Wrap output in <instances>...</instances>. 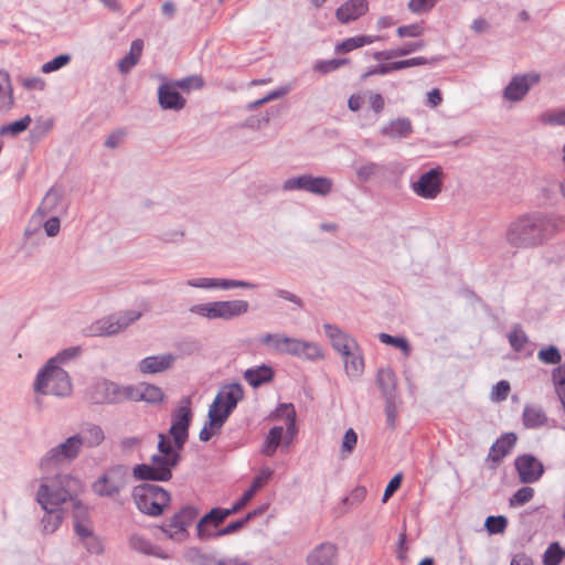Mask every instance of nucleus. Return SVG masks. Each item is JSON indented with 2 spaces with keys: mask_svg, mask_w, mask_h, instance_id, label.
<instances>
[{
  "mask_svg": "<svg viewBox=\"0 0 565 565\" xmlns=\"http://www.w3.org/2000/svg\"><path fill=\"white\" fill-rule=\"evenodd\" d=\"M191 408L188 399L182 401L173 414L169 435L159 434L158 452L151 457L150 463L135 466L134 476L138 480L168 481L172 478V469L180 461V451L186 439L191 422Z\"/></svg>",
  "mask_w": 565,
  "mask_h": 565,
  "instance_id": "f257e3e1",
  "label": "nucleus"
},
{
  "mask_svg": "<svg viewBox=\"0 0 565 565\" xmlns=\"http://www.w3.org/2000/svg\"><path fill=\"white\" fill-rule=\"evenodd\" d=\"M244 397V390L239 384L233 383L220 388L214 401L209 407V420L200 431L202 441L210 440L220 433L228 416L236 408L239 401Z\"/></svg>",
  "mask_w": 565,
  "mask_h": 565,
  "instance_id": "f03ea898",
  "label": "nucleus"
},
{
  "mask_svg": "<svg viewBox=\"0 0 565 565\" xmlns=\"http://www.w3.org/2000/svg\"><path fill=\"white\" fill-rule=\"evenodd\" d=\"M271 417L284 420V424L276 425L268 431L262 449L268 457H271L279 446L288 447L297 434L296 411L292 404H280Z\"/></svg>",
  "mask_w": 565,
  "mask_h": 565,
  "instance_id": "7ed1b4c3",
  "label": "nucleus"
},
{
  "mask_svg": "<svg viewBox=\"0 0 565 565\" xmlns=\"http://www.w3.org/2000/svg\"><path fill=\"white\" fill-rule=\"evenodd\" d=\"M546 221L540 216H524L511 224L507 237L515 247H530L546 237Z\"/></svg>",
  "mask_w": 565,
  "mask_h": 565,
  "instance_id": "20e7f679",
  "label": "nucleus"
},
{
  "mask_svg": "<svg viewBox=\"0 0 565 565\" xmlns=\"http://www.w3.org/2000/svg\"><path fill=\"white\" fill-rule=\"evenodd\" d=\"M78 488V481L67 475L43 479L36 500L44 510H50L65 502Z\"/></svg>",
  "mask_w": 565,
  "mask_h": 565,
  "instance_id": "39448f33",
  "label": "nucleus"
},
{
  "mask_svg": "<svg viewBox=\"0 0 565 565\" xmlns=\"http://www.w3.org/2000/svg\"><path fill=\"white\" fill-rule=\"evenodd\" d=\"M34 388L40 394L67 396L72 392V383L68 374L56 364V359H51L39 372Z\"/></svg>",
  "mask_w": 565,
  "mask_h": 565,
  "instance_id": "423d86ee",
  "label": "nucleus"
},
{
  "mask_svg": "<svg viewBox=\"0 0 565 565\" xmlns=\"http://www.w3.org/2000/svg\"><path fill=\"white\" fill-rule=\"evenodd\" d=\"M134 501L140 512L159 516L170 507L171 494L160 486L143 484L132 490Z\"/></svg>",
  "mask_w": 565,
  "mask_h": 565,
  "instance_id": "0eeeda50",
  "label": "nucleus"
},
{
  "mask_svg": "<svg viewBox=\"0 0 565 565\" xmlns=\"http://www.w3.org/2000/svg\"><path fill=\"white\" fill-rule=\"evenodd\" d=\"M262 342L273 350L308 360L322 358L321 349L312 342L302 341L281 334H266Z\"/></svg>",
  "mask_w": 565,
  "mask_h": 565,
  "instance_id": "6e6552de",
  "label": "nucleus"
},
{
  "mask_svg": "<svg viewBox=\"0 0 565 565\" xmlns=\"http://www.w3.org/2000/svg\"><path fill=\"white\" fill-rule=\"evenodd\" d=\"M249 303L246 300H220L195 305L190 311L207 319L231 320L246 313Z\"/></svg>",
  "mask_w": 565,
  "mask_h": 565,
  "instance_id": "1a4fd4ad",
  "label": "nucleus"
},
{
  "mask_svg": "<svg viewBox=\"0 0 565 565\" xmlns=\"http://www.w3.org/2000/svg\"><path fill=\"white\" fill-rule=\"evenodd\" d=\"M198 516V511L192 507H184L178 511L169 520L168 523L161 526V531L168 539L175 542H183L189 536V527L192 525Z\"/></svg>",
  "mask_w": 565,
  "mask_h": 565,
  "instance_id": "9d476101",
  "label": "nucleus"
},
{
  "mask_svg": "<svg viewBox=\"0 0 565 565\" xmlns=\"http://www.w3.org/2000/svg\"><path fill=\"white\" fill-rule=\"evenodd\" d=\"M140 316V312L131 311L125 313L121 317L111 316L99 319L89 326L87 329V334L90 337H103L118 333L127 328L130 323L139 319Z\"/></svg>",
  "mask_w": 565,
  "mask_h": 565,
  "instance_id": "9b49d317",
  "label": "nucleus"
},
{
  "mask_svg": "<svg viewBox=\"0 0 565 565\" xmlns=\"http://www.w3.org/2000/svg\"><path fill=\"white\" fill-rule=\"evenodd\" d=\"M127 484V471L122 467L107 470L93 483V491L99 497H113Z\"/></svg>",
  "mask_w": 565,
  "mask_h": 565,
  "instance_id": "f8f14e48",
  "label": "nucleus"
},
{
  "mask_svg": "<svg viewBox=\"0 0 565 565\" xmlns=\"http://www.w3.org/2000/svg\"><path fill=\"white\" fill-rule=\"evenodd\" d=\"M333 182L326 177H312L303 174L297 178H290L285 181L282 188L286 191L305 190L317 195H327L331 192Z\"/></svg>",
  "mask_w": 565,
  "mask_h": 565,
  "instance_id": "ddd939ff",
  "label": "nucleus"
},
{
  "mask_svg": "<svg viewBox=\"0 0 565 565\" xmlns=\"http://www.w3.org/2000/svg\"><path fill=\"white\" fill-rule=\"evenodd\" d=\"M443 171L440 168H434L423 173L416 182L412 184L413 191L423 199H435L441 191Z\"/></svg>",
  "mask_w": 565,
  "mask_h": 565,
  "instance_id": "4468645a",
  "label": "nucleus"
},
{
  "mask_svg": "<svg viewBox=\"0 0 565 565\" xmlns=\"http://www.w3.org/2000/svg\"><path fill=\"white\" fill-rule=\"evenodd\" d=\"M514 465L520 481L523 483H534L539 481L544 473L542 462L532 455L518 456Z\"/></svg>",
  "mask_w": 565,
  "mask_h": 565,
  "instance_id": "2eb2a0df",
  "label": "nucleus"
},
{
  "mask_svg": "<svg viewBox=\"0 0 565 565\" xmlns=\"http://www.w3.org/2000/svg\"><path fill=\"white\" fill-rule=\"evenodd\" d=\"M92 399L97 403H119L127 399V386L120 387L115 383L98 382L92 391Z\"/></svg>",
  "mask_w": 565,
  "mask_h": 565,
  "instance_id": "dca6fc26",
  "label": "nucleus"
},
{
  "mask_svg": "<svg viewBox=\"0 0 565 565\" xmlns=\"http://www.w3.org/2000/svg\"><path fill=\"white\" fill-rule=\"evenodd\" d=\"M82 445L83 441L81 437H70L64 444L50 450L47 456L42 460L41 467L46 468L51 462H55L61 459L74 458Z\"/></svg>",
  "mask_w": 565,
  "mask_h": 565,
  "instance_id": "f3484780",
  "label": "nucleus"
},
{
  "mask_svg": "<svg viewBox=\"0 0 565 565\" xmlns=\"http://www.w3.org/2000/svg\"><path fill=\"white\" fill-rule=\"evenodd\" d=\"M367 10L366 0H348L337 9L335 17L340 23L347 24L364 15Z\"/></svg>",
  "mask_w": 565,
  "mask_h": 565,
  "instance_id": "a211bd4d",
  "label": "nucleus"
},
{
  "mask_svg": "<svg viewBox=\"0 0 565 565\" xmlns=\"http://www.w3.org/2000/svg\"><path fill=\"white\" fill-rule=\"evenodd\" d=\"M540 81L537 74L515 76L504 89V96L509 100H520L527 93L529 88Z\"/></svg>",
  "mask_w": 565,
  "mask_h": 565,
  "instance_id": "6ab92c4d",
  "label": "nucleus"
},
{
  "mask_svg": "<svg viewBox=\"0 0 565 565\" xmlns=\"http://www.w3.org/2000/svg\"><path fill=\"white\" fill-rule=\"evenodd\" d=\"M127 399L135 402L145 401L154 404L163 399L161 388L152 384L140 383L136 386H127Z\"/></svg>",
  "mask_w": 565,
  "mask_h": 565,
  "instance_id": "aec40b11",
  "label": "nucleus"
},
{
  "mask_svg": "<svg viewBox=\"0 0 565 565\" xmlns=\"http://www.w3.org/2000/svg\"><path fill=\"white\" fill-rule=\"evenodd\" d=\"M327 335L331 341L333 349L339 352L342 356L355 350L358 343L354 339L349 337L347 333L341 331L338 327L332 324H324Z\"/></svg>",
  "mask_w": 565,
  "mask_h": 565,
  "instance_id": "412c9836",
  "label": "nucleus"
},
{
  "mask_svg": "<svg viewBox=\"0 0 565 565\" xmlns=\"http://www.w3.org/2000/svg\"><path fill=\"white\" fill-rule=\"evenodd\" d=\"M189 286L198 288H218V289H231V288H248L253 289L256 286L248 281L235 280V279H220V278H199L188 281Z\"/></svg>",
  "mask_w": 565,
  "mask_h": 565,
  "instance_id": "4be33fe9",
  "label": "nucleus"
},
{
  "mask_svg": "<svg viewBox=\"0 0 565 565\" xmlns=\"http://www.w3.org/2000/svg\"><path fill=\"white\" fill-rule=\"evenodd\" d=\"M159 104L164 109L180 110L185 105V99L177 90L174 84H162L158 90Z\"/></svg>",
  "mask_w": 565,
  "mask_h": 565,
  "instance_id": "5701e85b",
  "label": "nucleus"
},
{
  "mask_svg": "<svg viewBox=\"0 0 565 565\" xmlns=\"http://www.w3.org/2000/svg\"><path fill=\"white\" fill-rule=\"evenodd\" d=\"M518 438L513 433L503 434L490 447L488 452V460L498 465L515 446Z\"/></svg>",
  "mask_w": 565,
  "mask_h": 565,
  "instance_id": "b1692460",
  "label": "nucleus"
},
{
  "mask_svg": "<svg viewBox=\"0 0 565 565\" xmlns=\"http://www.w3.org/2000/svg\"><path fill=\"white\" fill-rule=\"evenodd\" d=\"M175 358L172 354L147 356L139 363V370L145 374H153L170 369Z\"/></svg>",
  "mask_w": 565,
  "mask_h": 565,
  "instance_id": "393cba45",
  "label": "nucleus"
},
{
  "mask_svg": "<svg viewBox=\"0 0 565 565\" xmlns=\"http://www.w3.org/2000/svg\"><path fill=\"white\" fill-rule=\"evenodd\" d=\"M308 563L309 565H335L337 547L330 543L321 544L308 556Z\"/></svg>",
  "mask_w": 565,
  "mask_h": 565,
  "instance_id": "a878e982",
  "label": "nucleus"
},
{
  "mask_svg": "<svg viewBox=\"0 0 565 565\" xmlns=\"http://www.w3.org/2000/svg\"><path fill=\"white\" fill-rule=\"evenodd\" d=\"M382 132L387 138L406 139L413 132V125L407 118H398L384 126Z\"/></svg>",
  "mask_w": 565,
  "mask_h": 565,
  "instance_id": "bb28decb",
  "label": "nucleus"
},
{
  "mask_svg": "<svg viewBox=\"0 0 565 565\" xmlns=\"http://www.w3.org/2000/svg\"><path fill=\"white\" fill-rule=\"evenodd\" d=\"M274 377V371L268 365H260L252 369H247L244 372V379L253 386L258 387L262 384L269 383Z\"/></svg>",
  "mask_w": 565,
  "mask_h": 565,
  "instance_id": "cd10ccee",
  "label": "nucleus"
},
{
  "mask_svg": "<svg viewBox=\"0 0 565 565\" xmlns=\"http://www.w3.org/2000/svg\"><path fill=\"white\" fill-rule=\"evenodd\" d=\"M381 38L377 35H356L349 39H345L341 43L335 45V53L344 54L349 53L353 50L363 47L365 45H370L376 41H380Z\"/></svg>",
  "mask_w": 565,
  "mask_h": 565,
  "instance_id": "c85d7f7f",
  "label": "nucleus"
},
{
  "mask_svg": "<svg viewBox=\"0 0 565 565\" xmlns=\"http://www.w3.org/2000/svg\"><path fill=\"white\" fill-rule=\"evenodd\" d=\"M13 89L10 76L0 71V113L8 111L13 106Z\"/></svg>",
  "mask_w": 565,
  "mask_h": 565,
  "instance_id": "c756f323",
  "label": "nucleus"
},
{
  "mask_svg": "<svg viewBox=\"0 0 565 565\" xmlns=\"http://www.w3.org/2000/svg\"><path fill=\"white\" fill-rule=\"evenodd\" d=\"M143 50V42L140 39L134 40L127 56L118 62V70L128 73L140 60Z\"/></svg>",
  "mask_w": 565,
  "mask_h": 565,
  "instance_id": "7c9ffc66",
  "label": "nucleus"
},
{
  "mask_svg": "<svg viewBox=\"0 0 565 565\" xmlns=\"http://www.w3.org/2000/svg\"><path fill=\"white\" fill-rule=\"evenodd\" d=\"M344 369L349 376H359L364 370V361L361 354L359 345L355 350H351L350 353L344 354Z\"/></svg>",
  "mask_w": 565,
  "mask_h": 565,
  "instance_id": "2f4dec72",
  "label": "nucleus"
},
{
  "mask_svg": "<svg viewBox=\"0 0 565 565\" xmlns=\"http://www.w3.org/2000/svg\"><path fill=\"white\" fill-rule=\"evenodd\" d=\"M424 46H425L424 41L406 43L398 49L376 52L374 54V58L375 60H390L393 57L405 56V55L412 54V53L423 49Z\"/></svg>",
  "mask_w": 565,
  "mask_h": 565,
  "instance_id": "473e14b6",
  "label": "nucleus"
},
{
  "mask_svg": "<svg viewBox=\"0 0 565 565\" xmlns=\"http://www.w3.org/2000/svg\"><path fill=\"white\" fill-rule=\"evenodd\" d=\"M545 413L537 406H525L523 411V423L527 428H536L546 424Z\"/></svg>",
  "mask_w": 565,
  "mask_h": 565,
  "instance_id": "72a5a7b5",
  "label": "nucleus"
},
{
  "mask_svg": "<svg viewBox=\"0 0 565 565\" xmlns=\"http://www.w3.org/2000/svg\"><path fill=\"white\" fill-rule=\"evenodd\" d=\"M75 531L82 539H86L87 550L92 553H100L103 551L102 544L92 537V529L89 522H76Z\"/></svg>",
  "mask_w": 565,
  "mask_h": 565,
  "instance_id": "f704fd0d",
  "label": "nucleus"
},
{
  "mask_svg": "<svg viewBox=\"0 0 565 565\" xmlns=\"http://www.w3.org/2000/svg\"><path fill=\"white\" fill-rule=\"evenodd\" d=\"M130 545L134 550L148 554V555H156L162 557V555L159 553V548L152 545L150 541H148L142 535L136 534L130 537Z\"/></svg>",
  "mask_w": 565,
  "mask_h": 565,
  "instance_id": "c9c22d12",
  "label": "nucleus"
},
{
  "mask_svg": "<svg viewBox=\"0 0 565 565\" xmlns=\"http://www.w3.org/2000/svg\"><path fill=\"white\" fill-rule=\"evenodd\" d=\"M565 557V551L558 543H552L543 555L544 565H559Z\"/></svg>",
  "mask_w": 565,
  "mask_h": 565,
  "instance_id": "e433bc0d",
  "label": "nucleus"
},
{
  "mask_svg": "<svg viewBox=\"0 0 565 565\" xmlns=\"http://www.w3.org/2000/svg\"><path fill=\"white\" fill-rule=\"evenodd\" d=\"M376 382L385 395L391 394L395 388V375L388 369L379 371Z\"/></svg>",
  "mask_w": 565,
  "mask_h": 565,
  "instance_id": "4c0bfd02",
  "label": "nucleus"
},
{
  "mask_svg": "<svg viewBox=\"0 0 565 565\" xmlns=\"http://www.w3.org/2000/svg\"><path fill=\"white\" fill-rule=\"evenodd\" d=\"M540 120L548 126H565V108L544 111L541 114Z\"/></svg>",
  "mask_w": 565,
  "mask_h": 565,
  "instance_id": "58836bf2",
  "label": "nucleus"
},
{
  "mask_svg": "<svg viewBox=\"0 0 565 565\" xmlns=\"http://www.w3.org/2000/svg\"><path fill=\"white\" fill-rule=\"evenodd\" d=\"M233 513L232 509H213L200 521L198 529L201 531L204 523H214L217 526Z\"/></svg>",
  "mask_w": 565,
  "mask_h": 565,
  "instance_id": "ea45409f",
  "label": "nucleus"
},
{
  "mask_svg": "<svg viewBox=\"0 0 565 565\" xmlns=\"http://www.w3.org/2000/svg\"><path fill=\"white\" fill-rule=\"evenodd\" d=\"M30 122H31L30 116H24L20 120H17L9 125L2 126L0 128V134L2 136H7V135L15 136L19 132L24 131L29 127Z\"/></svg>",
  "mask_w": 565,
  "mask_h": 565,
  "instance_id": "a19ab883",
  "label": "nucleus"
},
{
  "mask_svg": "<svg viewBox=\"0 0 565 565\" xmlns=\"http://www.w3.org/2000/svg\"><path fill=\"white\" fill-rule=\"evenodd\" d=\"M81 439L87 446H98L104 440V433L99 427L92 426L83 433Z\"/></svg>",
  "mask_w": 565,
  "mask_h": 565,
  "instance_id": "79ce46f5",
  "label": "nucleus"
},
{
  "mask_svg": "<svg viewBox=\"0 0 565 565\" xmlns=\"http://www.w3.org/2000/svg\"><path fill=\"white\" fill-rule=\"evenodd\" d=\"M537 358L545 364H557L562 360V355L558 349L554 345H550L539 351Z\"/></svg>",
  "mask_w": 565,
  "mask_h": 565,
  "instance_id": "37998d69",
  "label": "nucleus"
},
{
  "mask_svg": "<svg viewBox=\"0 0 565 565\" xmlns=\"http://www.w3.org/2000/svg\"><path fill=\"white\" fill-rule=\"evenodd\" d=\"M534 497V489L531 487H523L519 489L510 499L511 507H520L532 500Z\"/></svg>",
  "mask_w": 565,
  "mask_h": 565,
  "instance_id": "c03bdc74",
  "label": "nucleus"
},
{
  "mask_svg": "<svg viewBox=\"0 0 565 565\" xmlns=\"http://www.w3.org/2000/svg\"><path fill=\"white\" fill-rule=\"evenodd\" d=\"M379 339L382 343L401 349L405 355L409 354L411 348L406 339L401 337H393L387 333H380Z\"/></svg>",
  "mask_w": 565,
  "mask_h": 565,
  "instance_id": "a18cd8bd",
  "label": "nucleus"
},
{
  "mask_svg": "<svg viewBox=\"0 0 565 565\" xmlns=\"http://www.w3.org/2000/svg\"><path fill=\"white\" fill-rule=\"evenodd\" d=\"M358 443V435L353 428H349L341 444V455L343 458L348 457L355 448Z\"/></svg>",
  "mask_w": 565,
  "mask_h": 565,
  "instance_id": "49530a36",
  "label": "nucleus"
},
{
  "mask_svg": "<svg viewBox=\"0 0 565 565\" xmlns=\"http://www.w3.org/2000/svg\"><path fill=\"white\" fill-rule=\"evenodd\" d=\"M55 508L45 510L47 513L42 519L43 529L46 533L54 532L61 524L62 518L58 513L54 512Z\"/></svg>",
  "mask_w": 565,
  "mask_h": 565,
  "instance_id": "de8ad7c7",
  "label": "nucleus"
},
{
  "mask_svg": "<svg viewBox=\"0 0 565 565\" xmlns=\"http://www.w3.org/2000/svg\"><path fill=\"white\" fill-rule=\"evenodd\" d=\"M486 529L489 533L491 534H499V533H503L507 525H508V521L504 516L502 515H499V516H488L487 520H486Z\"/></svg>",
  "mask_w": 565,
  "mask_h": 565,
  "instance_id": "09e8293b",
  "label": "nucleus"
},
{
  "mask_svg": "<svg viewBox=\"0 0 565 565\" xmlns=\"http://www.w3.org/2000/svg\"><path fill=\"white\" fill-rule=\"evenodd\" d=\"M424 26L422 23H413L408 25H402L397 28V35L403 38H419L424 34Z\"/></svg>",
  "mask_w": 565,
  "mask_h": 565,
  "instance_id": "8fccbe9b",
  "label": "nucleus"
},
{
  "mask_svg": "<svg viewBox=\"0 0 565 565\" xmlns=\"http://www.w3.org/2000/svg\"><path fill=\"white\" fill-rule=\"evenodd\" d=\"M435 61H437V58L428 60V58H426L424 56H416V57H411V58H407V60L396 61V62H394V67H395V71H398V70H402V68H407V67H414V66H420V65L430 64V63H433Z\"/></svg>",
  "mask_w": 565,
  "mask_h": 565,
  "instance_id": "3c124183",
  "label": "nucleus"
},
{
  "mask_svg": "<svg viewBox=\"0 0 565 565\" xmlns=\"http://www.w3.org/2000/svg\"><path fill=\"white\" fill-rule=\"evenodd\" d=\"M511 387L508 381H500L492 387L490 397L493 402H502L507 399Z\"/></svg>",
  "mask_w": 565,
  "mask_h": 565,
  "instance_id": "603ef678",
  "label": "nucleus"
},
{
  "mask_svg": "<svg viewBox=\"0 0 565 565\" xmlns=\"http://www.w3.org/2000/svg\"><path fill=\"white\" fill-rule=\"evenodd\" d=\"M439 0H409L407 7L416 14L428 12Z\"/></svg>",
  "mask_w": 565,
  "mask_h": 565,
  "instance_id": "864d4df0",
  "label": "nucleus"
},
{
  "mask_svg": "<svg viewBox=\"0 0 565 565\" xmlns=\"http://www.w3.org/2000/svg\"><path fill=\"white\" fill-rule=\"evenodd\" d=\"M273 476V470L270 468H263L259 473L254 478L250 489L254 492L259 491L263 487L267 484Z\"/></svg>",
  "mask_w": 565,
  "mask_h": 565,
  "instance_id": "5fc2aeb1",
  "label": "nucleus"
},
{
  "mask_svg": "<svg viewBox=\"0 0 565 565\" xmlns=\"http://www.w3.org/2000/svg\"><path fill=\"white\" fill-rule=\"evenodd\" d=\"M70 60L71 57L67 54L58 55L54 57L52 61L44 63L42 65V72L47 74L57 71L64 65H66L70 62Z\"/></svg>",
  "mask_w": 565,
  "mask_h": 565,
  "instance_id": "6e6d98bb",
  "label": "nucleus"
},
{
  "mask_svg": "<svg viewBox=\"0 0 565 565\" xmlns=\"http://www.w3.org/2000/svg\"><path fill=\"white\" fill-rule=\"evenodd\" d=\"M348 62H349V60H347V58H342V60L333 58V60H328V61H321V62L317 63L315 68L321 73H329V72L340 68L341 66L345 65Z\"/></svg>",
  "mask_w": 565,
  "mask_h": 565,
  "instance_id": "4d7b16f0",
  "label": "nucleus"
},
{
  "mask_svg": "<svg viewBox=\"0 0 565 565\" xmlns=\"http://www.w3.org/2000/svg\"><path fill=\"white\" fill-rule=\"evenodd\" d=\"M526 341V335L521 330H513L509 334V342L511 347L516 351H521L524 348Z\"/></svg>",
  "mask_w": 565,
  "mask_h": 565,
  "instance_id": "13d9d810",
  "label": "nucleus"
},
{
  "mask_svg": "<svg viewBox=\"0 0 565 565\" xmlns=\"http://www.w3.org/2000/svg\"><path fill=\"white\" fill-rule=\"evenodd\" d=\"M289 92V87H281L277 90H274L271 93H269L267 96H265L264 98L262 99H258L252 104L248 105L249 108H255L257 106H260L265 103H268L270 100H274V99H277L279 97H282L284 95H286L287 93Z\"/></svg>",
  "mask_w": 565,
  "mask_h": 565,
  "instance_id": "bf43d9fd",
  "label": "nucleus"
},
{
  "mask_svg": "<svg viewBox=\"0 0 565 565\" xmlns=\"http://www.w3.org/2000/svg\"><path fill=\"white\" fill-rule=\"evenodd\" d=\"M369 105L375 114H381L385 107L384 97L379 93H372L367 97Z\"/></svg>",
  "mask_w": 565,
  "mask_h": 565,
  "instance_id": "052dcab7",
  "label": "nucleus"
},
{
  "mask_svg": "<svg viewBox=\"0 0 565 565\" xmlns=\"http://www.w3.org/2000/svg\"><path fill=\"white\" fill-rule=\"evenodd\" d=\"M401 483H402V475L397 473L390 480L388 484L386 486L382 501L386 502L394 494V492L401 487Z\"/></svg>",
  "mask_w": 565,
  "mask_h": 565,
  "instance_id": "680f3d73",
  "label": "nucleus"
},
{
  "mask_svg": "<svg viewBox=\"0 0 565 565\" xmlns=\"http://www.w3.org/2000/svg\"><path fill=\"white\" fill-rule=\"evenodd\" d=\"M177 87H180L184 90H189L191 88H201L203 86V81L201 77L194 76L181 79L174 84Z\"/></svg>",
  "mask_w": 565,
  "mask_h": 565,
  "instance_id": "e2e57ef3",
  "label": "nucleus"
},
{
  "mask_svg": "<svg viewBox=\"0 0 565 565\" xmlns=\"http://www.w3.org/2000/svg\"><path fill=\"white\" fill-rule=\"evenodd\" d=\"M553 383L555 390H561L565 387V364L557 366L553 373Z\"/></svg>",
  "mask_w": 565,
  "mask_h": 565,
  "instance_id": "0e129e2a",
  "label": "nucleus"
},
{
  "mask_svg": "<svg viewBox=\"0 0 565 565\" xmlns=\"http://www.w3.org/2000/svg\"><path fill=\"white\" fill-rule=\"evenodd\" d=\"M252 515H254V513H248L246 518L230 523L223 530L220 531L218 535H226L237 531L238 529L244 526V524L252 518Z\"/></svg>",
  "mask_w": 565,
  "mask_h": 565,
  "instance_id": "69168bd1",
  "label": "nucleus"
},
{
  "mask_svg": "<svg viewBox=\"0 0 565 565\" xmlns=\"http://www.w3.org/2000/svg\"><path fill=\"white\" fill-rule=\"evenodd\" d=\"M44 231L47 236H55L60 231V220L57 217H51L44 223Z\"/></svg>",
  "mask_w": 565,
  "mask_h": 565,
  "instance_id": "338daca9",
  "label": "nucleus"
},
{
  "mask_svg": "<svg viewBox=\"0 0 565 565\" xmlns=\"http://www.w3.org/2000/svg\"><path fill=\"white\" fill-rule=\"evenodd\" d=\"M443 103V95L438 88H434L427 93V105L429 107H437Z\"/></svg>",
  "mask_w": 565,
  "mask_h": 565,
  "instance_id": "774afa93",
  "label": "nucleus"
}]
</instances>
